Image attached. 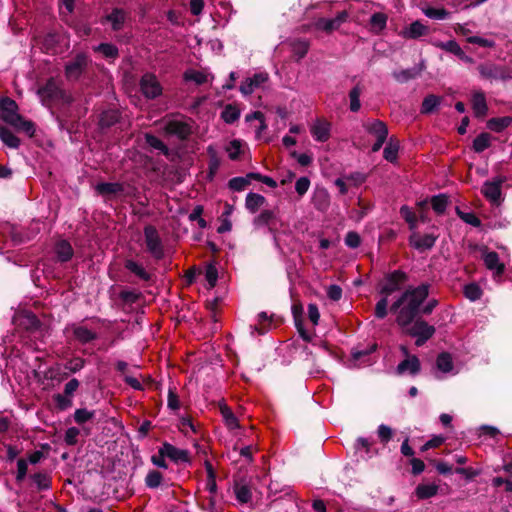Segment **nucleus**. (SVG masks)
I'll use <instances>...</instances> for the list:
<instances>
[{"instance_id":"obj_34","label":"nucleus","mask_w":512,"mask_h":512,"mask_svg":"<svg viewBox=\"0 0 512 512\" xmlns=\"http://www.w3.org/2000/svg\"><path fill=\"white\" fill-rule=\"evenodd\" d=\"M124 267L143 281L148 282L151 280V274L148 273L142 265L138 264L132 259H127L124 262Z\"/></svg>"},{"instance_id":"obj_60","label":"nucleus","mask_w":512,"mask_h":512,"mask_svg":"<svg viewBox=\"0 0 512 512\" xmlns=\"http://www.w3.org/2000/svg\"><path fill=\"white\" fill-rule=\"evenodd\" d=\"M274 507L285 509V511L288 512V510L293 511L297 507L299 508V505L292 498H283L282 497V498L274 500Z\"/></svg>"},{"instance_id":"obj_37","label":"nucleus","mask_w":512,"mask_h":512,"mask_svg":"<svg viewBox=\"0 0 512 512\" xmlns=\"http://www.w3.org/2000/svg\"><path fill=\"white\" fill-rule=\"evenodd\" d=\"M106 19L111 23L113 31H119L123 28L125 22V12L122 9L114 8L112 12L106 16Z\"/></svg>"},{"instance_id":"obj_16","label":"nucleus","mask_w":512,"mask_h":512,"mask_svg":"<svg viewBox=\"0 0 512 512\" xmlns=\"http://www.w3.org/2000/svg\"><path fill=\"white\" fill-rule=\"evenodd\" d=\"M292 316L294 320L295 327L300 335V337L305 342L311 341V335L307 332V330L304 328V310L303 305L300 301H295L291 307Z\"/></svg>"},{"instance_id":"obj_47","label":"nucleus","mask_w":512,"mask_h":512,"mask_svg":"<svg viewBox=\"0 0 512 512\" xmlns=\"http://www.w3.org/2000/svg\"><path fill=\"white\" fill-rule=\"evenodd\" d=\"M491 135L487 132L480 133L474 140L472 148L476 153H481L484 150L488 149L491 145L490 143Z\"/></svg>"},{"instance_id":"obj_40","label":"nucleus","mask_w":512,"mask_h":512,"mask_svg":"<svg viewBox=\"0 0 512 512\" xmlns=\"http://www.w3.org/2000/svg\"><path fill=\"white\" fill-rule=\"evenodd\" d=\"M376 349H377L376 343L369 344L365 348H361L358 346V347H355L352 349L351 356H352L353 360H355V361H359L361 363H366V357L370 356V354L375 352Z\"/></svg>"},{"instance_id":"obj_53","label":"nucleus","mask_w":512,"mask_h":512,"mask_svg":"<svg viewBox=\"0 0 512 512\" xmlns=\"http://www.w3.org/2000/svg\"><path fill=\"white\" fill-rule=\"evenodd\" d=\"M145 140L150 147L161 151L166 156L169 154V148L167 145L155 135L147 133L145 135Z\"/></svg>"},{"instance_id":"obj_45","label":"nucleus","mask_w":512,"mask_h":512,"mask_svg":"<svg viewBox=\"0 0 512 512\" xmlns=\"http://www.w3.org/2000/svg\"><path fill=\"white\" fill-rule=\"evenodd\" d=\"M93 50L108 59H116L119 56L117 46L112 43H100L98 46L94 47Z\"/></svg>"},{"instance_id":"obj_18","label":"nucleus","mask_w":512,"mask_h":512,"mask_svg":"<svg viewBox=\"0 0 512 512\" xmlns=\"http://www.w3.org/2000/svg\"><path fill=\"white\" fill-rule=\"evenodd\" d=\"M284 322L281 316L272 314L268 316L266 312L258 313V335H262L270 331L272 328L280 326Z\"/></svg>"},{"instance_id":"obj_8","label":"nucleus","mask_w":512,"mask_h":512,"mask_svg":"<svg viewBox=\"0 0 512 512\" xmlns=\"http://www.w3.org/2000/svg\"><path fill=\"white\" fill-rule=\"evenodd\" d=\"M506 181V176H497L492 180H487L482 186L481 193L492 204L499 205L502 200L501 187Z\"/></svg>"},{"instance_id":"obj_42","label":"nucleus","mask_w":512,"mask_h":512,"mask_svg":"<svg viewBox=\"0 0 512 512\" xmlns=\"http://www.w3.org/2000/svg\"><path fill=\"white\" fill-rule=\"evenodd\" d=\"M438 489L436 484H419L415 488V495L421 500L429 499L438 493Z\"/></svg>"},{"instance_id":"obj_2","label":"nucleus","mask_w":512,"mask_h":512,"mask_svg":"<svg viewBox=\"0 0 512 512\" xmlns=\"http://www.w3.org/2000/svg\"><path fill=\"white\" fill-rule=\"evenodd\" d=\"M19 107L15 100L8 96H0V118L18 131L25 132L29 137L35 134V124L24 119L18 113Z\"/></svg>"},{"instance_id":"obj_26","label":"nucleus","mask_w":512,"mask_h":512,"mask_svg":"<svg viewBox=\"0 0 512 512\" xmlns=\"http://www.w3.org/2000/svg\"><path fill=\"white\" fill-rule=\"evenodd\" d=\"M74 338L81 344H88L98 338L97 334L85 326L71 325Z\"/></svg>"},{"instance_id":"obj_59","label":"nucleus","mask_w":512,"mask_h":512,"mask_svg":"<svg viewBox=\"0 0 512 512\" xmlns=\"http://www.w3.org/2000/svg\"><path fill=\"white\" fill-rule=\"evenodd\" d=\"M205 278L208 282L209 289H212L216 286L218 280V270L215 264L210 263L206 267Z\"/></svg>"},{"instance_id":"obj_64","label":"nucleus","mask_w":512,"mask_h":512,"mask_svg":"<svg viewBox=\"0 0 512 512\" xmlns=\"http://www.w3.org/2000/svg\"><path fill=\"white\" fill-rule=\"evenodd\" d=\"M80 430L77 427H70L66 430L64 441L68 446H75L78 443Z\"/></svg>"},{"instance_id":"obj_58","label":"nucleus","mask_w":512,"mask_h":512,"mask_svg":"<svg viewBox=\"0 0 512 512\" xmlns=\"http://www.w3.org/2000/svg\"><path fill=\"white\" fill-rule=\"evenodd\" d=\"M94 415L95 411H88L85 408H80L74 412V420L77 424L82 425L87 421L92 420Z\"/></svg>"},{"instance_id":"obj_12","label":"nucleus","mask_w":512,"mask_h":512,"mask_svg":"<svg viewBox=\"0 0 512 512\" xmlns=\"http://www.w3.org/2000/svg\"><path fill=\"white\" fill-rule=\"evenodd\" d=\"M80 383L76 378L71 379L65 384L63 394H55L53 400L56 404L57 409L63 411L72 406L71 397L74 392L78 389Z\"/></svg>"},{"instance_id":"obj_54","label":"nucleus","mask_w":512,"mask_h":512,"mask_svg":"<svg viewBox=\"0 0 512 512\" xmlns=\"http://www.w3.org/2000/svg\"><path fill=\"white\" fill-rule=\"evenodd\" d=\"M184 79L187 81H193L197 85H202L208 81V76L198 70H189L184 73Z\"/></svg>"},{"instance_id":"obj_14","label":"nucleus","mask_w":512,"mask_h":512,"mask_svg":"<svg viewBox=\"0 0 512 512\" xmlns=\"http://www.w3.org/2000/svg\"><path fill=\"white\" fill-rule=\"evenodd\" d=\"M16 325L27 332H35L40 330L42 322L39 318L31 311H24L15 318Z\"/></svg>"},{"instance_id":"obj_44","label":"nucleus","mask_w":512,"mask_h":512,"mask_svg":"<svg viewBox=\"0 0 512 512\" xmlns=\"http://www.w3.org/2000/svg\"><path fill=\"white\" fill-rule=\"evenodd\" d=\"M434 46L455 55L458 59L464 51L455 40H449L446 42L438 41L434 43Z\"/></svg>"},{"instance_id":"obj_19","label":"nucleus","mask_w":512,"mask_h":512,"mask_svg":"<svg viewBox=\"0 0 512 512\" xmlns=\"http://www.w3.org/2000/svg\"><path fill=\"white\" fill-rule=\"evenodd\" d=\"M435 327L428 324L424 319L417 317L411 324V326L406 327V333L410 336H421L427 335L428 337H433L435 334Z\"/></svg>"},{"instance_id":"obj_9","label":"nucleus","mask_w":512,"mask_h":512,"mask_svg":"<svg viewBox=\"0 0 512 512\" xmlns=\"http://www.w3.org/2000/svg\"><path fill=\"white\" fill-rule=\"evenodd\" d=\"M477 70L482 78L488 80L505 81L512 77L509 68L491 62L478 65Z\"/></svg>"},{"instance_id":"obj_10","label":"nucleus","mask_w":512,"mask_h":512,"mask_svg":"<svg viewBox=\"0 0 512 512\" xmlns=\"http://www.w3.org/2000/svg\"><path fill=\"white\" fill-rule=\"evenodd\" d=\"M140 90L148 99H155L162 94V86L152 73H145L140 79Z\"/></svg>"},{"instance_id":"obj_24","label":"nucleus","mask_w":512,"mask_h":512,"mask_svg":"<svg viewBox=\"0 0 512 512\" xmlns=\"http://www.w3.org/2000/svg\"><path fill=\"white\" fill-rule=\"evenodd\" d=\"M429 33V28L421 23L419 20L412 22L408 27H406L401 35L405 39H418L422 36H425Z\"/></svg>"},{"instance_id":"obj_57","label":"nucleus","mask_w":512,"mask_h":512,"mask_svg":"<svg viewBox=\"0 0 512 512\" xmlns=\"http://www.w3.org/2000/svg\"><path fill=\"white\" fill-rule=\"evenodd\" d=\"M400 214L404 218V220L408 223L409 229L414 232L416 229L417 217L415 213L406 205H403L400 208Z\"/></svg>"},{"instance_id":"obj_51","label":"nucleus","mask_w":512,"mask_h":512,"mask_svg":"<svg viewBox=\"0 0 512 512\" xmlns=\"http://www.w3.org/2000/svg\"><path fill=\"white\" fill-rule=\"evenodd\" d=\"M163 474L158 470H151L145 478V484L148 488H158L163 482Z\"/></svg>"},{"instance_id":"obj_32","label":"nucleus","mask_w":512,"mask_h":512,"mask_svg":"<svg viewBox=\"0 0 512 512\" xmlns=\"http://www.w3.org/2000/svg\"><path fill=\"white\" fill-rule=\"evenodd\" d=\"M95 190L100 195H116L122 193L124 191V186L118 182H102L98 183L95 187Z\"/></svg>"},{"instance_id":"obj_52","label":"nucleus","mask_w":512,"mask_h":512,"mask_svg":"<svg viewBox=\"0 0 512 512\" xmlns=\"http://www.w3.org/2000/svg\"><path fill=\"white\" fill-rule=\"evenodd\" d=\"M483 295V291L477 283H469L464 287V296L470 301H477Z\"/></svg>"},{"instance_id":"obj_7","label":"nucleus","mask_w":512,"mask_h":512,"mask_svg":"<svg viewBox=\"0 0 512 512\" xmlns=\"http://www.w3.org/2000/svg\"><path fill=\"white\" fill-rule=\"evenodd\" d=\"M89 58L86 53H78L65 65V76L68 80H78L87 70Z\"/></svg>"},{"instance_id":"obj_6","label":"nucleus","mask_w":512,"mask_h":512,"mask_svg":"<svg viewBox=\"0 0 512 512\" xmlns=\"http://www.w3.org/2000/svg\"><path fill=\"white\" fill-rule=\"evenodd\" d=\"M468 248L471 251L480 250L482 252V259L488 270L494 271V277L502 276L505 272V265L500 262L499 255L495 251H489L487 246H479L475 243H470Z\"/></svg>"},{"instance_id":"obj_63","label":"nucleus","mask_w":512,"mask_h":512,"mask_svg":"<svg viewBox=\"0 0 512 512\" xmlns=\"http://www.w3.org/2000/svg\"><path fill=\"white\" fill-rule=\"evenodd\" d=\"M235 494L237 500L241 503H247L252 497L250 489L245 485L239 486L236 484Z\"/></svg>"},{"instance_id":"obj_29","label":"nucleus","mask_w":512,"mask_h":512,"mask_svg":"<svg viewBox=\"0 0 512 512\" xmlns=\"http://www.w3.org/2000/svg\"><path fill=\"white\" fill-rule=\"evenodd\" d=\"M365 130L378 138H387L388 137V128L387 125L381 120H373L372 122H366L363 124Z\"/></svg>"},{"instance_id":"obj_20","label":"nucleus","mask_w":512,"mask_h":512,"mask_svg":"<svg viewBox=\"0 0 512 512\" xmlns=\"http://www.w3.org/2000/svg\"><path fill=\"white\" fill-rule=\"evenodd\" d=\"M281 225V220L274 210H263L258 215V227L266 226L271 233H275Z\"/></svg>"},{"instance_id":"obj_15","label":"nucleus","mask_w":512,"mask_h":512,"mask_svg":"<svg viewBox=\"0 0 512 512\" xmlns=\"http://www.w3.org/2000/svg\"><path fill=\"white\" fill-rule=\"evenodd\" d=\"M164 130L167 134L175 135L182 141L187 140L193 133L192 127L189 123L179 120L168 121Z\"/></svg>"},{"instance_id":"obj_41","label":"nucleus","mask_w":512,"mask_h":512,"mask_svg":"<svg viewBox=\"0 0 512 512\" xmlns=\"http://www.w3.org/2000/svg\"><path fill=\"white\" fill-rule=\"evenodd\" d=\"M35 483L38 491L48 490L51 488L52 479L47 472H37L30 476Z\"/></svg>"},{"instance_id":"obj_30","label":"nucleus","mask_w":512,"mask_h":512,"mask_svg":"<svg viewBox=\"0 0 512 512\" xmlns=\"http://www.w3.org/2000/svg\"><path fill=\"white\" fill-rule=\"evenodd\" d=\"M441 101L442 97L435 94H428L422 101L420 113L423 115L433 114L437 111Z\"/></svg>"},{"instance_id":"obj_28","label":"nucleus","mask_w":512,"mask_h":512,"mask_svg":"<svg viewBox=\"0 0 512 512\" xmlns=\"http://www.w3.org/2000/svg\"><path fill=\"white\" fill-rule=\"evenodd\" d=\"M55 254L57 259L60 262H67L71 260L74 254V250L69 241L62 239L56 242L54 247Z\"/></svg>"},{"instance_id":"obj_36","label":"nucleus","mask_w":512,"mask_h":512,"mask_svg":"<svg viewBox=\"0 0 512 512\" xmlns=\"http://www.w3.org/2000/svg\"><path fill=\"white\" fill-rule=\"evenodd\" d=\"M218 406H219L220 413H221L226 425L230 429L237 428L238 420H237L236 416L234 415L233 411L231 410V408L224 401H220Z\"/></svg>"},{"instance_id":"obj_55","label":"nucleus","mask_w":512,"mask_h":512,"mask_svg":"<svg viewBox=\"0 0 512 512\" xmlns=\"http://www.w3.org/2000/svg\"><path fill=\"white\" fill-rule=\"evenodd\" d=\"M457 215L461 220L473 227L478 228L482 224L481 220L474 212H463L457 208Z\"/></svg>"},{"instance_id":"obj_13","label":"nucleus","mask_w":512,"mask_h":512,"mask_svg":"<svg viewBox=\"0 0 512 512\" xmlns=\"http://www.w3.org/2000/svg\"><path fill=\"white\" fill-rule=\"evenodd\" d=\"M438 238H439L438 233L431 232V233H427V234H424L423 236H421V235H419V233L414 231L409 236L408 240H409L410 246H412L413 248H415L416 250H418L420 252H423L426 250H431L434 247Z\"/></svg>"},{"instance_id":"obj_39","label":"nucleus","mask_w":512,"mask_h":512,"mask_svg":"<svg viewBox=\"0 0 512 512\" xmlns=\"http://www.w3.org/2000/svg\"><path fill=\"white\" fill-rule=\"evenodd\" d=\"M0 139L6 146L14 149H17L21 143L20 139L5 126H0Z\"/></svg>"},{"instance_id":"obj_31","label":"nucleus","mask_w":512,"mask_h":512,"mask_svg":"<svg viewBox=\"0 0 512 512\" xmlns=\"http://www.w3.org/2000/svg\"><path fill=\"white\" fill-rule=\"evenodd\" d=\"M256 180V172H249L245 177H234L228 181V187L233 191H243Z\"/></svg>"},{"instance_id":"obj_35","label":"nucleus","mask_w":512,"mask_h":512,"mask_svg":"<svg viewBox=\"0 0 512 512\" xmlns=\"http://www.w3.org/2000/svg\"><path fill=\"white\" fill-rule=\"evenodd\" d=\"M512 123V117L504 116V117H494L490 118L486 126L489 130L500 133L510 126Z\"/></svg>"},{"instance_id":"obj_25","label":"nucleus","mask_w":512,"mask_h":512,"mask_svg":"<svg viewBox=\"0 0 512 512\" xmlns=\"http://www.w3.org/2000/svg\"><path fill=\"white\" fill-rule=\"evenodd\" d=\"M121 119V113L117 109H108L100 114L98 125L101 130H106L117 124Z\"/></svg>"},{"instance_id":"obj_3","label":"nucleus","mask_w":512,"mask_h":512,"mask_svg":"<svg viewBox=\"0 0 512 512\" xmlns=\"http://www.w3.org/2000/svg\"><path fill=\"white\" fill-rule=\"evenodd\" d=\"M37 94L41 98L44 105L50 106L51 104L62 102L70 104L72 97L63 90L58 82L53 78H49L45 85L40 87Z\"/></svg>"},{"instance_id":"obj_38","label":"nucleus","mask_w":512,"mask_h":512,"mask_svg":"<svg viewBox=\"0 0 512 512\" xmlns=\"http://www.w3.org/2000/svg\"><path fill=\"white\" fill-rule=\"evenodd\" d=\"M399 143L393 137H391L383 151V157L390 163H395L398 159Z\"/></svg>"},{"instance_id":"obj_11","label":"nucleus","mask_w":512,"mask_h":512,"mask_svg":"<svg viewBox=\"0 0 512 512\" xmlns=\"http://www.w3.org/2000/svg\"><path fill=\"white\" fill-rule=\"evenodd\" d=\"M349 15L348 12L343 10L339 13H337L336 17L328 19V18H318L313 26L316 30L324 31L328 34L332 33L335 30H338L339 27L345 23L348 19Z\"/></svg>"},{"instance_id":"obj_61","label":"nucleus","mask_w":512,"mask_h":512,"mask_svg":"<svg viewBox=\"0 0 512 512\" xmlns=\"http://www.w3.org/2000/svg\"><path fill=\"white\" fill-rule=\"evenodd\" d=\"M207 152H208L209 157H210V160H209V174L210 175H214L217 172V170L219 169L220 160H219V158L217 156L216 150L212 146H209L207 148Z\"/></svg>"},{"instance_id":"obj_46","label":"nucleus","mask_w":512,"mask_h":512,"mask_svg":"<svg viewBox=\"0 0 512 512\" xmlns=\"http://www.w3.org/2000/svg\"><path fill=\"white\" fill-rule=\"evenodd\" d=\"M240 116V109L233 104H227L221 112L222 120L227 124H232L238 120Z\"/></svg>"},{"instance_id":"obj_49","label":"nucleus","mask_w":512,"mask_h":512,"mask_svg":"<svg viewBox=\"0 0 512 512\" xmlns=\"http://www.w3.org/2000/svg\"><path fill=\"white\" fill-rule=\"evenodd\" d=\"M448 202L449 200L446 194H438L431 198L432 209L439 215L446 211Z\"/></svg>"},{"instance_id":"obj_27","label":"nucleus","mask_w":512,"mask_h":512,"mask_svg":"<svg viewBox=\"0 0 512 512\" xmlns=\"http://www.w3.org/2000/svg\"><path fill=\"white\" fill-rule=\"evenodd\" d=\"M311 134L318 142H326L330 137V124L327 121L317 120L311 127Z\"/></svg>"},{"instance_id":"obj_22","label":"nucleus","mask_w":512,"mask_h":512,"mask_svg":"<svg viewBox=\"0 0 512 512\" xmlns=\"http://www.w3.org/2000/svg\"><path fill=\"white\" fill-rule=\"evenodd\" d=\"M292 57L296 62H300L308 53L310 49V41L305 38H295L288 42Z\"/></svg>"},{"instance_id":"obj_23","label":"nucleus","mask_w":512,"mask_h":512,"mask_svg":"<svg viewBox=\"0 0 512 512\" xmlns=\"http://www.w3.org/2000/svg\"><path fill=\"white\" fill-rule=\"evenodd\" d=\"M162 446L164 448L163 454H166L167 458H169L171 461L175 463L190 462V456L187 450L179 449L168 442H164Z\"/></svg>"},{"instance_id":"obj_50","label":"nucleus","mask_w":512,"mask_h":512,"mask_svg":"<svg viewBox=\"0 0 512 512\" xmlns=\"http://www.w3.org/2000/svg\"><path fill=\"white\" fill-rule=\"evenodd\" d=\"M371 29L375 32H380L386 27L387 15L382 12H376L370 17Z\"/></svg>"},{"instance_id":"obj_1","label":"nucleus","mask_w":512,"mask_h":512,"mask_svg":"<svg viewBox=\"0 0 512 512\" xmlns=\"http://www.w3.org/2000/svg\"><path fill=\"white\" fill-rule=\"evenodd\" d=\"M430 288L431 285L428 282H423L416 287L409 286L405 289V305L396 317L399 327L405 329L421 314L422 306L430 294Z\"/></svg>"},{"instance_id":"obj_48","label":"nucleus","mask_w":512,"mask_h":512,"mask_svg":"<svg viewBox=\"0 0 512 512\" xmlns=\"http://www.w3.org/2000/svg\"><path fill=\"white\" fill-rule=\"evenodd\" d=\"M363 89L361 85L358 83L356 84L349 92V100H350V110L352 112H358L361 107L360 103V95L362 93Z\"/></svg>"},{"instance_id":"obj_43","label":"nucleus","mask_w":512,"mask_h":512,"mask_svg":"<svg viewBox=\"0 0 512 512\" xmlns=\"http://www.w3.org/2000/svg\"><path fill=\"white\" fill-rule=\"evenodd\" d=\"M436 367L443 373H448L453 370V360L449 352H441L436 358Z\"/></svg>"},{"instance_id":"obj_21","label":"nucleus","mask_w":512,"mask_h":512,"mask_svg":"<svg viewBox=\"0 0 512 512\" xmlns=\"http://www.w3.org/2000/svg\"><path fill=\"white\" fill-rule=\"evenodd\" d=\"M421 370V363L416 355L408 356L401 361L396 367V374L403 375L409 373L412 376L419 374Z\"/></svg>"},{"instance_id":"obj_56","label":"nucleus","mask_w":512,"mask_h":512,"mask_svg":"<svg viewBox=\"0 0 512 512\" xmlns=\"http://www.w3.org/2000/svg\"><path fill=\"white\" fill-rule=\"evenodd\" d=\"M423 13L430 19L444 20L449 16V12L445 8L427 7Z\"/></svg>"},{"instance_id":"obj_4","label":"nucleus","mask_w":512,"mask_h":512,"mask_svg":"<svg viewBox=\"0 0 512 512\" xmlns=\"http://www.w3.org/2000/svg\"><path fill=\"white\" fill-rule=\"evenodd\" d=\"M408 281V274L400 269L393 270L384 275L377 284V291L382 296H390L400 291Z\"/></svg>"},{"instance_id":"obj_33","label":"nucleus","mask_w":512,"mask_h":512,"mask_svg":"<svg viewBox=\"0 0 512 512\" xmlns=\"http://www.w3.org/2000/svg\"><path fill=\"white\" fill-rule=\"evenodd\" d=\"M422 71V67H413L408 69H403L401 71L393 72V78L399 83H407L410 80L417 78Z\"/></svg>"},{"instance_id":"obj_62","label":"nucleus","mask_w":512,"mask_h":512,"mask_svg":"<svg viewBox=\"0 0 512 512\" xmlns=\"http://www.w3.org/2000/svg\"><path fill=\"white\" fill-rule=\"evenodd\" d=\"M388 297L389 296H382V298L376 303L374 312L376 318L384 319L387 316Z\"/></svg>"},{"instance_id":"obj_5","label":"nucleus","mask_w":512,"mask_h":512,"mask_svg":"<svg viewBox=\"0 0 512 512\" xmlns=\"http://www.w3.org/2000/svg\"><path fill=\"white\" fill-rule=\"evenodd\" d=\"M144 238L146 249L152 257L156 260L163 259L165 256L164 246L156 227L150 224L146 225L144 227Z\"/></svg>"},{"instance_id":"obj_17","label":"nucleus","mask_w":512,"mask_h":512,"mask_svg":"<svg viewBox=\"0 0 512 512\" xmlns=\"http://www.w3.org/2000/svg\"><path fill=\"white\" fill-rule=\"evenodd\" d=\"M471 107L476 118L484 119L487 116L489 108L485 93L482 90L472 92Z\"/></svg>"}]
</instances>
